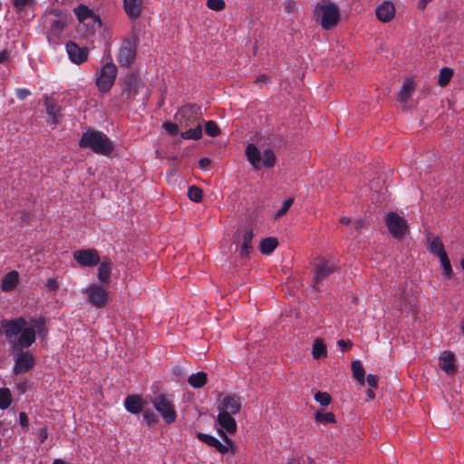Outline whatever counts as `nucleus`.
I'll return each mask as SVG.
<instances>
[{
	"mask_svg": "<svg viewBox=\"0 0 464 464\" xmlns=\"http://www.w3.org/2000/svg\"><path fill=\"white\" fill-rule=\"evenodd\" d=\"M2 326L14 354V373L17 375L27 372L34 367L35 358L30 351L24 349L35 342L37 335L41 338L47 336L45 318H31L29 321L23 316L3 319Z\"/></svg>",
	"mask_w": 464,
	"mask_h": 464,
	"instance_id": "f257e3e1",
	"label": "nucleus"
},
{
	"mask_svg": "<svg viewBox=\"0 0 464 464\" xmlns=\"http://www.w3.org/2000/svg\"><path fill=\"white\" fill-rule=\"evenodd\" d=\"M79 146L103 156L109 155L114 149L112 141L103 132L94 130H87L82 134Z\"/></svg>",
	"mask_w": 464,
	"mask_h": 464,
	"instance_id": "f03ea898",
	"label": "nucleus"
},
{
	"mask_svg": "<svg viewBox=\"0 0 464 464\" xmlns=\"http://www.w3.org/2000/svg\"><path fill=\"white\" fill-rule=\"evenodd\" d=\"M179 116L181 117V124L185 127H188L190 124V121H198L195 128H190L186 131H183L181 133V137L184 140H198L201 139L202 137V126L200 123V117H201V109L200 107L194 105V104H188L186 106H183L179 111Z\"/></svg>",
	"mask_w": 464,
	"mask_h": 464,
	"instance_id": "7ed1b4c3",
	"label": "nucleus"
},
{
	"mask_svg": "<svg viewBox=\"0 0 464 464\" xmlns=\"http://www.w3.org/2000/svg\"><path fill=\"white\" fill-rule=\"evenodd\" d=\"M314 14L324 30L333 29L340 18L338 6L329 0H323L318 3L314 9Z\"/></svg>",
	"mask_w": 464,
	"mask_h": 464,
	"instance_id": "20e7f679",
	"label": "nucleus"
},
{
	"mask_svg": "<svg viewBox=\"0 0 464 464\" xmlns=\"http://www.w3.org/2000/svg\"><path fill=\"white\" fill-rule=\"evenodd\" d=\"M247 160L256 169L261 168H271L275 165L276 155L270 149L265 150L262 153L255 144H248L246 148Z\"/></svg>",
	"mask_w": 464,
	"mask_h": 464,
	"instance_id": "39448f33",
	"label": "nucleus"
},
{
	"mask_svg": "<svg viewBox=\"0 0 464 464\" xmlns=\"http://www.w3.org/2000/svg\"><path fill=\"white\" fill-rule=\"evenodd\" d=\"M139 41L135 33L122 39L117 54V61L121 66L129 67L133 63L137 56Z\"/></svg>",
	"mask_w": 464,
	"mask_h": 464,
	"instance_id": "423d86ee",
	"label": "nucleus"
},
{
	"mask_svg": "<svg viewBox=\"0 0 464 464\" xmlns=\"http://www.w3.org/2000/svg\"><path fill=\"white\" fill-rule=\"evenodd\" d=\"M151 403L165 423L171 424L175 422L177 413L174 403L169 396L159 394L151 401Z\"/></svg>",
	"mask_w": 464,
	"mask_h": 464,
	"instance_id": "0eeeda50",
	"label": "nucleus"
},
{
	"mask_svg": "<svg viewBox=\"0 0 464 464\" xmlns=\"http://www.w3.org/2000/svg\"><path fill=\"white\" fill-rule=\"evenodd\" d=\"M117 66L111 62L106 63L98 72L96 85L102 92H107L113 86L117 76Z\"/></svg>",
	"mask_w": 464,
	"mask_h": 464,
	"instance_id": "6e6552de",
	"label": "nucleus"
},
{
	"mask_svg": "<svg viewBox=\"0 0 464 464\" xmlns=\"http://www.w3.org/2000/svg\"><path fill=\"white\" fill-rule=\"evenodd\" d=\"M385 224L389 233L395 238L401 239L409 233V226L404 217L397 212H389L385 216Z\"/></svg>",
	"mask_w": 464,
	"mask_h": 464,
	"instance_id": "1a4fd4ad",
	"label": "nucleus"
},
{
	"mask_svg": "<svg viewBox=\"0 0 464 464\" xmlns=\"http://www.w3.org/2000/svg\"><path fill=\"white\" fill-rule=\"evenodd\" d=\"M241 407V399L236 394L227 393L219 396L218 404V411L219 412L237 415L240 412Z\"/></svg>",
	"mask_w": 464,
	"mask_h": 464,
	"instance_id": "9d476101",
	"label": "nucleus"
},
{
	"mask_svg": "<svg viewBox=\"0 0 464 464\" xmlns=\"http://www.w3.org/2000/svg\"><path fill=\"white\" fill-rule=\"evenodd\" d=\"M82 292L87 294L88 302L96 308H102L107 304L108 291L102 285L92 284L84 288Z\"/></svg>",
	"mask_w": 464,
	"mask_h": 464,
	"instance_id": "9b49d317",
	"label": "nucleus"
},
{
	"mask_svg": "<svg viewBox=\"0 0 464 464\" xmlns=\"http://www.w3.org/2000/svg\"><path fill=\"white\" fill-rule=\"evenodd\" d=\"M218 434L221 436V438L224 440L226 444H223L220 442L217 438H215L212 435L206 434V433H198L197 437L198 439L206 443L207 445L215 448L219 453L226 454L229 450V446L232 444V441L226 435L224 430L221 429H218Z\"/></svg>",
	"mask_w": 464,
	"mask_h": 464,
	"instance_id": "f8f14e48",
	"label": "nucleus"
},
{
	"mask_svg": "<svg viewBox=\"0 0 464 464\" xmlns=\"http://www.w3.org/2000/svg\"><path fill=\"white\" fill-rule=\"evenodd\" d=\"M73 258L82 267L95 266L101 261L99 253L94 248L76 250L73 252Z\"/></svg>",
	"mask_w": 464,
	"mask_h": 464,
	"instance_id": "ddd939ff",
	"label": "nucleus"
},
{
	"mask_svg": "<svg viewBox=\"0 0 464 464\" xmlns=\"http://www.w3.org/2000/svg\"><path fill=\"white\" fill-rule=\"evenodd\" d=\"M336 269V266L334 262H329L324 259H320L314 268V288H318V285L329 275L333 274Z\"/></svg>",
	"mask_w": 464,
	"mask_h": 464,
	"instance_id": "4468645a",
	"label": "nucleus"
},
{
	"mask_svg": "<svg viewBox=\"0 0 464 464\" xmlns=\"http://www.w3.org/2000/svg\"><path fill=\"white\" fill-rule=\"evenodd\" d=\"M73 13L76 15L77 19L81 23L87 22V25L92 26L94 28L96 25L100 27L102 25L101 19L94 14V12L90 9L87 5H80L73 9Z\"/></svg>",
	"mask_w": 464,
	"mask_h": 464,
	"instance_id": "2eb2a0df",
	"label": "nucleus"
},
{
	"mask_svg": "<svg viewBox=\"0 0 464 464\" xmlns=\"http://www.w3.org/2000/svg\"><path fill=\"white\" fill-rule=\"evenodd\" d=\"M66 52L72 63L81 64L87 61L89 55V48L80 47L74 42H69L65 46Z\"/></svg>",
	"mask_w": 464,
	"mask_h": 464,
	"instance_id": "dca6fc26",
	"label": "nucleus"
},
{
	"mask_svg": "<svg viewBox=\"0 0 464 464\" xmlns=\"http://www.w3.org/2000/svg\"><path fill=\"white\" fill-rule=\"evenodd\" d=\"M376 17L382 23L392 20L395 15V7L392 2L384 1L375 10Z\"/></svg>",
	"mask_w": 464,
	"mask_h": 464,
	"instance_id": "f3484780",
	"label": "nucleus"
},
{
	"mask_svg": "<svg viewBox=\"0 0 464 464\" xmlns=\"http://www.w3.org/2000/svg\"><path fill=\"white\" fill-rule=\"evenodd\" d=\"M143 0H123V9L130 20L138 19L142 12Z\"/></svg>",
	"mask_w": 464,
	"mask_h": 464,
	"instance_id": "a211bd4d",
	"label": "nucleus"
},
{
	"mask_svg": "<svg viewBox=\"0 0 464 464\" xmlns=\"http://www.w3.org/2000/svg\"><path fill=\"white\" fill-rule=\"evenodd\" d=\"M234 415L219 412L217 416V423L219 429L225 430L228 433H234L237 430V422L233 417Z\"/></svg>",
	"mask_w": 464,
	"mask_h": 464,
	"instance_id": "6ab92c4d",
	"label": "nucleus"
},
{
	"mask_svg": "<svg viewBox=\"0 0 464 464\" xmlns=\"http://www.w3.org/2000/svg\"><path fill=\"white\" fill-rule=\"evenodd\" d=\"M142 86V83L140 82V77L137 74H130L127 77L126 82H125V89L124 92L127 94V97L133 98L139 89Z\"/></svg>",
	"mask_w": 464,
	"mask_h": 464,
	"instance_id": "aec40b11",
	"label": "nucleus"
},
{
	"mask_svg": "<svg viewBox=\"0 0 464 464\" xmlns=\"http://www.w3.org/2000/svg\"><path fill=\"white\" fill-rule=\"evenodd\" d=\"M124 407L127 411L138 414L143 408V402L139 395H129L124 400Z\"/></svg>",
	"mask_w": 464,
	"mask_h": 464,
	"instance_id": "412c9836",
	"label": "nucleus"
},
{
	"mask_svg": "<svg viewBox=\"0 0 464 464\" xmlns=\"http://www.w3.org/2000/svg\"><path fill=\"white\" fill-rule=\"evenodd\" d=\"M440 366L446 373L453 374L456 371L453 353L444 351L440 356Z\"/></svg>",
	"mask_w": 464,
	"mask_h": 464,
	"instance_id": "4be33fe9",
	"label": "nucleus"
},
{
	"mask_svg": "<svg viewBox=\"0 0 464 464\" xmlns=\"http://www.w3.org/2000/svg\"><path fill=\"white\" fill-rule=\"evenodd\" d=\"M98 267V278L102 283H108L111 273L112 263L108 257H104Z\"/></svg>",
	"mask_w": 464,
	"mask_h": 464,
	"instance_id": "5701e85b",
	"label": "nucleus"
},
{
	"mask_svg": "<svg viewBox=\"0 0 464 464\" xmlns=\"http://www.w3.org/2000/svg\"><path fill=\"white\" fill-rule=\"evenodd\" d=\"M252 228H246L242 236V243L239 247V254L241 256H246L252 250L251 242L253 239Z\"/></svg>",
	"mask_w": 464,
	"mask_h": 464,
	"instance_id": "b1692460",
	"label": "nucleus"
},
{
	"mask_svg": "<svg viewBox=\"0 0 464 464\" xmlns=\"http://www.w3.org/2000/svg\"><path fill=\"white\" fill-rule=\"evenodd\" d=\"M44 106H45L46 113L50 117H52L53 123L57 124L59 118L61 117L60 107L50 98H45Z\"/></svg>",
	"mask_w": 464,
	"mask_h": 464,
	"instance_id": "393cba45",
	"label": "nucleus"
},
{
	"mask_svg": "<svg viewBox=\"0 0 464 464\" xmlns=\"http://www.w3.org/2000/svg\"><path fill=\"white\" fill-rule=\"evenodd\" d=\"M19 275L16 271L9 272L4 278L2 279L1 288L4 291H11L15 287L18 283Z\"/></svg>",
	"mask_w": 464,
	"mask_h": 464,
	"instance_id": "a878e982",
	"label": "nucleus"
},
{
	"mask_svg": "<svg viewBox=\"0 0 464 464\" xmlns=\"http://www.w3.org/2000/svg\"><path fill=\"white\" fill-rule=\"evenodd\" d=\"M414 90V82L408 79L403 82V85L399 92L398 100L401 103H405L411 96Z\"/></svg>",
	"mask_w": 464,
	"mask_h": 464,
	"instance_id": "bb28decb",
	"label": "nucleus"
},
{
	"mask_svg": "<svg viewBox=\"0 0 464 464\" xmlns=\"http://www.w3.org/2000/svg\"><path fill=\"white\" fill-rule=\"evenodd\" d=\"M428 249L432 255L437 256L439 258L447 256L444 246L438 237L432 238L428 246Z\"/></svg>",
	"mask_w": 464,
	"mask_h": 464,
	"instance_id": "cd10ccee",
	"label": "nucleus"
},
{
	"mask_svg": "<svg viewBox=\"0 0 464 464\" xmlns=\"http://www.w3.org/2000/svg\"><path fill=\"white\" fill-rule=\"evenodd\" d=\"M312 355L315 360L326 357L327 348L322 339L317 338L314 340L312 347Z\"/></svg>",
	"mask_w": 464,
	"mask_h": 464,
	"instance_id": "c85d7f7f",
	"label": "nucleus"
},
{
	"mask_svg": "<svg viewBox=\"0 0 464 464\" xmlns=\"http://www.w3.org/2000/svg\"><path fill=\"white\" fill-rule=\"evenodd\" d=\"M394 306L401 311H406L413 306V299L407 297L405 292L396 296L394 301Z\"/></svg>",
	"mask_w": 464,
	"mask_h": 464,
	"instance_id": "c756f323",
	"label": "nucleus"
},
{
	"mask_svg": "<svg viewBox=\"0 0 464 464\" xmlns=\"http://www.w3.org/2000/svg\"><path fill=\"white\" fill-rule=\"evenodd\" d=\"M278 246V241L276 237H266L260 242V251L264 255H270Z\"/></svg>",
	"mask_w": 464,
	"mask_h": 464,
	"instance_id": "7c9ffc66",
	"label": "nucleus"
},
{
	"mask_svg": "<svg viewBox=\"0 0 464 464\" xmlns=\"http://www.w3.org/2000/svg\"><path fill=\"white\" fill-rule=\"evenodd\" d=\"M188 382L193 388H200L207 382V374L203 372L193 373L188 377Z\"/></svg>",
	"mask_w": 464,
	"mask_h": 464,
	"instance_id": "2f4dec72",
	"label": "nucleus"
},
{
	"mask_svg": "<svg viewBox=\"0 0 464 464\" xmlns=\"http://www.w3.org/2000/svg\"><path fill=\"white\" fill-rule=\"evenodd\" d=\"M453 73L454 72L451 68L444 67L440 69L438 77V84L440 87L448 85L453 76Z\"/></svg>",
	"mask_w": 464,
	"mask_h": 464,
	"instance_id": "473e14b6",
	"label": "nucleus"
},
{
	"mask_svg": "<svg viewBox=\"0 0 464 464\" xmlns=\"http://www.w3.org/2000/svg\"><path fill=\"white\" fill-rule=\"evenodd\" d=\"M12 402V396L9 389L0 388V409L6 410Z\"/></svg>",
	"mask_w": 464,
	"mask_h": 464,
	"instance_id": "72a5a7b5",
	"label": "nucleus"
},
{
	"mask_svg": "<svg viewBox=\"0 0 464 464\" xmlns=\"http://www.w3.org/2000/svg\"><path fill=\"white\" fill-rule=\"evenodd\" d=\"M352 370H353V377L360 382H364V375L365 372L362 365V363L359 361H353L352 362Z\"/></svg>",
	"mask_w": 464,
	"mask_h": 464,
	"instance_id": "f704fd0d",
	"label": "nucleus"
},
{
	"mask_svg": "<svg viewBox=\"0 0 464 464\" xmlns=\"http://www.w3.org/2000/svg\"><path fill=\"white\" fill-rule=\"evenodd\" d=\"M188 197L194 202H200L203 198V191L198 187L191 186L188 188Z\"/></svg>",
	"mask_w": 464,
	"mask_h": 464,
	"instance_id": "c9c22d12",
	"label": "nucleus"
},
{
	"mask_svg": "<svg viewBox=\"0 0 464 464\" xmlns=\"http://www.w3.org/2000/svg\"><path fill=\"white\" fill-rule=\"evenodd\" d=\"M315 420L316 421L324 424L335 422L334 414L332 412H316Z\"/></svg>",
	"mask_w": 464,
	"mask_h": 464,
	"instance_id": "e433bc0d",
	"label": "nucleus"
},
{
	"mask_svg": "<svg viewBox=\"0 0 464 464\" xmlns=\"http://www.w3.org/2000/svg\"><path fill=\"white\" fill-rule=\"evenodd\" d=\"M205 131L209 137H217L220 130L214 121H208L205 124Z\"/></svg>",
	"mask_w": 464,
	"mask_h": 464,
	"instance_id": "4c0bfd02",
	"label": "nucleus"
},
{
	"mask_svg": "<svg viewBox=\"0 0 464 464\" xmlns=\"http://www.w3.org/2000/svg\"><path fill=\"white\" fill-rule=\"evenodd\" d=\"M66 22L64 19H55L51 22V30L53 34H60L65 27Z\"/></svg>",
	"mask_w": 464,
	"mask_h": 464,
	"instance_id": "58836bf2",
	"label": "nucleus"
},
{
	"mask_svg": "<svg viewBox=\"0 0 464 464\" xmlns=\"http://www.w3.org/2000/svg\"><path fill=\"white\" fill-rule=\"evenodd\" d=\"M314 400L323 406H327L331 402V396L325 392H318L314 394Z\"/></svg>",
	"mask_w": 464,
	"mask_h": 464,
	"instance_id": "ea45409f",
	"label": "nucleus"
},
{
	"mask_svg": "<svg viewBox=\"0 0 464 464\" xmlns=\"http://www.w3.org/2000/svg\"><path fill=\"white\" fill-rule=\"evenodd\" d=\"M207 6L213 11H222L226 7L224 0H207Z\"/></svg>",
	"mask_w": 464,
	"mask_h": 464,
	"instance_id": "a19ab883",
	"label": "nucleus"
},
{
	"mask_svg": "<svg viewBox=\"0 0 464 464\" xmlns=\"http://www.w3.org/2000/svg\"><path fill=\"white\" fill-rule=\"evenodd\" d=\"M142 417H143L144 422L148 426H152V425L156 424V422L158 421V418H157L156 414L150 410L145 411L142 413Z\"/></svg>",
	"mask_w": 464,
	"mask_h": 464,
	"instance_id": "79ce46f5",
	"label": "nucleus"
},
{
	"mask_svg": "<svg viewBox=\"0 0 464 464\" xmlns=\"http://www.w3.org/2000/svg\"><path fill=\"white\" fill-rule=\"evenodd\" d=\"M440 265L441 266L443 267V274L450 277L452 274V268H451V266H450V259L448 257V255L445 256H441L440 258Z\"/></svg>",
	"mask_w": 464,
	"mask_h": 464,
	"instance_id": "37998d69",
	"label": "nucleus"
},
{
	"mask_svg": "<svg viewBox=\"0 0 464 464\" xmlns=\"http://www.w3.org/2000/svg\"><path fill=\"white\" fill-rule=\"evenodd\" d=\"M293 202H294L293 198H288V199L285 200L283 205L281 206V208L277 210L276 217L280 218L283 215H285L286 213V211L291 208Z\"/></svg>",
	"mask_w": 464,
	"mask_h": 464,
	"instance_id": "c03bdc74",
	"label": "nucleus"
},
{
	"mask_svg": "<svg viewBox=\"0 0 464 464\" xmlns=\"http://www.w3.org/2000/svg\"><path fill=\"white\" fill-rule=\"evenodd\" d=\"M34 0H14L13 5L16 11L21 12L23 11L26 6L32 5Z\"/></svg>",
	"mask_w": 464,
	"mask_h": 464,
	"instance_id": "a18cd8bd",
	"label": "nucleus"
},
{
	"mask_svg": "<svg viewBox=\"0 0 464 464\" xmlns=\"http://www.w3.org/2000/svg\"><path fill=\"white\" fill-rule=\"evenodd\" d=\"M30 95H31V92H30V90H28L26 88H19L16 90V97L19 100H24Z\"/></svg>",
	"mask_w": 464,
	"mask_h": 464,
	"instance_id": "49530a36",
	"label": "nucleus"
},
{
	"mask_svg": "<svg viewBox=\"0 0 464 464\" xmlns=\"http://www.w3.org/2000/svg\"><path fill=\"white\" fill-rule=\"evenodd\" d=\"M163 127L170 134H175L178 132V126L175 123L168 121L163 124Z\"/></svg>",
	"mask_w": 464,
	"mask_h": 464,
	"instance_id": "de8ad7c7",
	"label": "nucleus"
},
{
	"mask_svg": "<svg viewBox=\"0 0 464 464\" xmlns=\"http://www.w3.org/2000/svg\"><path fill=\"white\" fill-rule=\"evenodd\" d=\"M379 378L377 375L374 374H369L367 376V383L372 387L375 388L378 385Z\"/></svg>",
	"mask_w": 464,
	"mask_h": 464,
	"instance_id": "09e8293b",
	"label": "nucleus"
},
{
	"mask_svg": "<svg viewBox=\"0 0 464 464\" xmlns=\"http://www.w3.org/2000/svg\"><path fill=\"white\" fill-rule=\"evenodd\" d=\"M28 417L25 412L19 413V424L24 428H28Z\"/></svg>",
	"mask_w": 464,
	"mask_h": 464,
	"instance_id": "8fccbe9b",
	"label": "nucleus"
},
{
	"mask_svg": "<svg viewBox=\"0 0 464 464\" xmlns=\"http://www.w3.org/2000/svg\"><path fill=\"white\" fill-rule=\"evenodd\" d=\"M38 438L41 442H44L48 438V430L45 426L41 429Z\"/></svg>",
	"mask_w": 464,
	"mask_h": 464,
	"instance_id": "3c124183",
	"label": "nucleus"
},
{
	"mask_svg": "<svg viewBox=\"0 0 464 464\" xmlns=\"http://www.w3.org/2000/svg\"><path fill=\"white\" fill-rule=\"evenodd\" d=\"M210 160L208 158H202L199 160L198 164L201 169H205L210 165Z\"/></svg>",
	"mask_w": 464,
	"mask_h": 464,
	"instance_id": "603ef678",
	"label": "nucleus"
},
{
	"mask_svg": "<svg viewBox=\"0 0 464 464\" xmlns=\"http://www.w3.org/2000/svg\"><path fill=\"white\" fill-rule=\"evenodd\" d=\"M9 57V53L7 50H3L0 52V63H5Z\"/></svg>",
	"mask_w": 464,
	"mask_h": 464,
	"instance_id": "864d4df0",
	"label": "nucleus"
},
{
	"mask_svg": "<svg viewBox=\"0 0 464 464\" xmlns=\"http://www.w3.org/2000/svg\"><path fill=\"white\" fill-rule=\"evenodd\" d=\"M337 343H338L339 347H340L341 349H343V350L347 349L348 347H350V346H351V344H350V343H347L346 341H344V340H339Z\"/></svg>",
	"mask_w": 464,
	"mask_h": 464,
	"instance_id": "5fc2aeb1",
	"label": "nucleus"
},
{
	"mask_svg": "<svg viewBox=\"0 0 464 464\" xmlns=\"http://www.w3.org/2000/svg\"><path fill=\"white\" fill-rule=\"evenodd\" d=\"M364 225V221L362 219H358L354 222L353 226L356 230H360Z\"/></svg>",
	"mask_w": 464,
	"mask_h": 464,
	"instance_id": "6e6d98bb",
	"label": "nucleus"
},
{
	"mask_svg": "<svg viewBox=\"0 0 464 464\" xmlns=\"http://www.w3.org/2000/svg\"><path fill=\"white\" fill-rule=\"evenodd\" d=\"M47 286L51 289H56L58 287L57 282L54 279H49Z\"/></svg>",
	"mask_w": 464,
	"mask_h": 464,
	"instance_id": "4d7b16f0",
	"label": "nucleus"
},
{
	"mask_svg": "<svg viewBox=\"0 0 464 464\" xmlns=\"http://www.w3.org/2000/svg\"><path fill=\"white\" fill-rule=\"evenodd\" d=\"M430 0H420L419 4H418V8L420 9V10H424L427 4L430 2Z\"/></svg>",
	"mask_w": 464,
	"mask_h": 464,
	"instance_id": "13d9d810",
	"label": "nucleus"
},
{
	"mask_svg": "<svg viewBox=\"0 0 464 464\" xmlns=\"http://www.w3.org/2000/svg\"><path fill=\"white\" fill-rule=\"evenodd\" d=\"M340 222L344 225H349L351 223V218L348 217H343L341 218Z\"/></svg>",
	"mask_w": 464,
	"mask_h": 464,
	"instance_id": "bf43d9fd",
	"label": "nucleus"
},
{
	"mask_svg": "<svg viewBox=\"0 0 464 464\" xmlns=\"http://www.w3.org/2000/svg\"><path fill=\"white\" fill-rule=\"evenodd\" d=\"M266 81V75H260L259 77L256 78V82H265Z\"/></svg>",
	"mask_w": 464,
	"mask_h": 464,
	"instance_id": "052dcab7",
	"label": "nucleus"
},
{
	"mask_svg": "<svg viewBox=\"0 0 464 464\" xmlns=\"http://www.w3.org/2000/svg\"><path fill=\"white\" fill-rule=\"evenodd\" d=\"M52 464H67V463L62 459H53Z\"/></svg>",
	"mask_w": 464,
	"mask_h": 464,
	"instance_id": "680f3d73",
	"label": "nucleus"
},
{
	"mask_svg": "<svg viewBox=\"0 0 464 464\" xmlns=\"http://www.w3.org/2000/svg\"><path fill=\"white\" fill-rule=\"evenodd\" d=\"M367 394H368L369 398H371V399H373L375 397L374 392L371 389L368 390Z\"/></svg>",
	"mask_w": 464,
	"mask_h": 464,
	"instance_id": "e2e57ef3",
	"label": "nucleus"
},
{
	"mask_svg": "<svg viewBox=\"0 0 464 464\" xmlns=\"http://www.w3.org/2000/svg\"><path fill=\"white\" fill-rule=\"evenodd\" d=\"M461 331H462V334H464V319L461 322Z\"/></svg>",
	"mask_w": 464,
	"mask_h": 464,
	"instance_id": "0e129e2a",
	"label": "nucleus"
},
{
	"mask_svg": "<svg viewBox=\"0 0 464 464\" xmlns=\"http://www.w3.org/2000/svg\"><path fill=\"white\" fill-rule=\"evenodd\" d=\"M461 267L463 268L464 270V258L461 260Z\"/></svg>",
	"mask_w": 464,
	"mask_h": 464,
	"instance_id": "69168bd1",
	"label": "nucleus"
},
{
	"mask_svg": "<svg viewBox=\"0 0 464 464\" xmlns=\"http://www.w3.org/2000/svg\"><path fill=\"white\" fill-rule=\"evenodd\" d=\"M2 328H3V326H2V324H1V325H0V335L2 334Z\"/></svg>",
	"mask_w": 464,
	"mask_h": 464,
	"instance_id": "338daca9",
	"label": "nucleus"
}]
</instances>
